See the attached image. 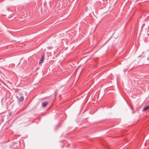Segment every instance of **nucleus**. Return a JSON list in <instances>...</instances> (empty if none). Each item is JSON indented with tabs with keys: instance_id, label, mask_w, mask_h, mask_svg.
Wrapping results in <instances>:
<instances>
[{
	"instance_id": "f257e3e1",
	"label": "nucleus",
	"mask_w": 149,
	"mask_h": 149,
	"mask_svg": "<svg viewBox=\"0 0 149 149\" xmlns=\"http://www.w3.org/2000/svg\"><path fill=\"white\" fill-rule=\"evenodd\" d=\"M17 98L19 102H22L24 98L22 94L20 93L17 96Z\"/></svg>"
},
{
	"instance_id": "f03ea898",
	"label": "nucleus",
	"mask_w": 149,
	"mask_h": 149,
	"mask_svg": "<svg viewBox=\"0 0 149 149\" xmlns=\"http://www.w3.org/2000/svg\"><path fill=\"white\" fill-rule=\"evenodd\" d=\"M44 56H43L39 62V64H40L42 63V62L44 60Z\"/></svg>"
},
{
	"instance_id": "7ed1b4c3",
	"label": "nucleus",
	"mask_w": 149,
	"mask_h": 149,
	"mask_svg": "<svg viewBox=\"0 0 149 149\" xmlns=\"http://www.w3.org/2000/svg\"><path fill=\"white\" fill-rule=\"evenodd\" d=\"M48 103H42V105L43 107H45L48 104Z\"/></svg>"
},
{
	"instance_id": "20e7f679",
	"label": "nucleus",
	"mask_w": 149,
	"mask_h": 149,
	"mask_svg": "<svg viewBox=\"0 0 149 149\" xmlns=\"http://www.w3.org/2000/svg\"><path fill=\"white\" fill-rule=\"evenodd\" d=\"M149 109V106H146L143 109V111H145L146 110L148 109Z\"/></svg>"
}]
</instances>
